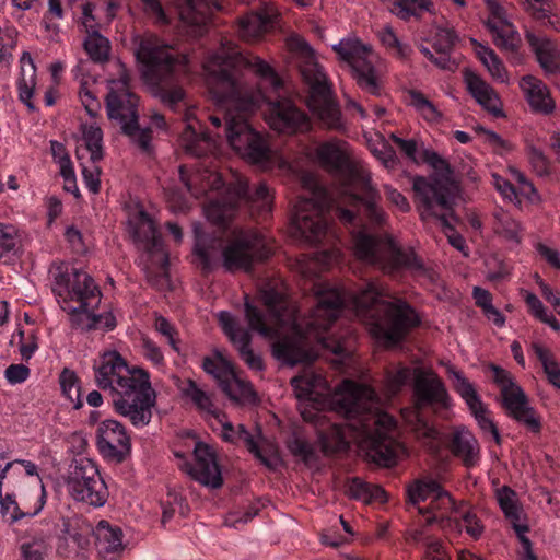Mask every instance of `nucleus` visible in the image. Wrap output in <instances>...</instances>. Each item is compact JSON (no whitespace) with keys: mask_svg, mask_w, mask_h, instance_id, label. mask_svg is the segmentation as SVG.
Listing matches in <instances>:
<instances>
[{"mask_svg":"<svg viewBox=\"0 0 560 560\" xmlns=\"http://www.w3.org/2000/svg\"><path fill=\"white\" fill-rule=\"evenodd\" d=\"M259 293L267 314L254 306L246 295L248 327L261 337L275 340V358L289 365L313 362L317 357L314 343L337 355H346L345 341L325 336L343 307L353 311L370 334L386 345L399 342L419 323L418 315L407 302L398 298L383 300L388 294L375 281L355 290L327 282L316 283L314 293L317 304L310 316L303 319L298 315L296 305L288 299L281 280L264 282Z\"/></svg>","mask_w":560,"mask_h":560,"instance_id":"obj_1","label":"nucleus"},{"mask_svg":"<svg viewBox=\"0 0 560 560\" xmlns=\"http://www.w3.org/2000/svg\"><path fill=\"white\" fill-rule=\"evenodd\" d=\"M203 69L209 92L223 114L232 149L262 170H270L277 162L283 164L268 139L248 122V117L266 103V122L272 130L287 135L308 131L311 120L291 100L272 98L246 85L244 71L250 70L277 93L282 80L275 69L258 56L241 52L230 42L206 59Z\"/></svg>","mask_w":560,"mask_h":560,"instance_id":"obj_2","label":"nucleus"},{"mask_svg":"<svg viewBox=\"0 0 560 560\" xmlns=\"http://www.w3.org/2000/svg\"><path fill=\"white\" fill-rule=\"evenodd\" d=\"M291 385L302 418L317 429L325 455L347 451L351 442L378 466H394L406 455L395 419L382 410L381 398L371 386L343 380L331 390L311 368L293 377Z\"/></svg>","mask_w":560,"mask_h":560,"instance_id":"obj_3","label":"nucleus"},{"mask_svg":"<svg viewBox=\"0 0 560 560\" xmlns=\"http://www.w3.org/2000/svg\"><path fill=\"white\" fill-rule=\"evenodd\" d=\"M314 159L341 179L343 202L362 212L370 225L362 224L352 232L351 248L354 256L388 273L402 269L420 270L422 264L411 248L402 249L390 236L381 238L370 230L387 225L388 214L377 202L378 194L372 186L371 173L361 161L352 156L350 145L332 138L315 148Z\"/></svg>","mask_w":560,"mask_h":560,"instance_id":"obj_4","label":"nucleus"},{"mask_svg":"<svg viewBox=\"0 0 560 560\" xmlns=\"http://www.w3.org/2000/svg\"><path fill=\"white\" fill-rule=\"evenodd\" d=\"M161 183L175 212L188 208V195L196 199L206 197V218L218 226H225L243 205L258 213H269L272 209L273 195L267 184L261 182L250 191L246 178L240 173H232L225 182L214 171L205 170L192 175L180 165L174 177L163 178Z\"/></svg>","mask_w":560,"mask_h":560,"instance_id":"obj_5","label":"nucleus"},{"mask_svg":"<svg viewBox=\"0 0 560 560\" xmlns=\"http://www.w3.org/2000/svg\"><path fill=\"white\" fill-rule=\"evenodd\" d=\"M94 370L96 384L110 392L116 411L137 428L149 424L156 399L149 374L129 366L117 351H105Z\"/></svg>","mask_w":560,"mask_h":560,"instance_id":"obj_6","label":"nucleus"},{"mask_svg":"<svg viewBox=\"0 0 560 560\" xmlns=\"http://www.w3.org/2000/svg\"><path fill=\"white\" fill-rule=\"evenodd\" d=\"M49 275L51 290L60 307L69 314L73 327L82 331H108L116 327L112 313H96L102 292L86 271L66 262H56L49 269Z\"/></svg>","mask_w":560,"mask_h":560,"instance_id":"obj_7","label":"nucleus"},{"mask_svg":"<svg viewBox=\"0 0 560 560\" xmlns=\"http://www.w3.org/2000/svg\"><path fill=\"white\" fill-rule=\"evenodd\" d=\"M194 254L205 270L213 269L221 261L228 271H249L272 255L269 238L257 230H234L225 245L221 237L203 233L199 223L194 225Z\"/></svg>","mask_w":560,"mask_h":560,"instance_id":"obj_8","label":"nucleus"},{"mask_svg":"<svg viewBox=\"0 0 560 560\" xmlns=\"http://www.w3.org/2000/svg\"><path fill=\"white\" fill-rule=\"evenodd\" d=\"M136 58L144 83L164 105L175 110L185 100L182 80L188 74V59L155 35L142 37Z\"/></svg>","mask_w":560,"mask_h":560,"instance_id":"obj_9","label":"nucleus"},{"mask_svg":"<svg viewBox=\"0 0 560 560\" xmlns=\"http://www.w3.org/2000/svg\"><path fill=\"white\" fill-rule=\"evenodd\" d=\"M407 494L409 502L424 516L427 525L436 523L446 534L465 530L475 539L481 536L483 525L478 516L458 511L450 493L434 479L425 477L416 480L408 487Z\"/></svg>","mask_w":560,"mask_h":560,"instance_id":"obj_10","label":"nucleus"},{"mask_svg":"<svg viewBox=\"0 0 560 560\" xmlns=\"http://www.w3.org/2000/svg\"><path fill=\"white\" fill-rule=\"evenodd\" d=\"M287 48L310 88L308 109L325 128L337 131L343 130L345 122L334 97L331 84L325 70L317 62L313 48L304 38L295 34L287 38Z\"/></svg>","mask_w":560,"mask_h":560,"instance_id":"obj_11","label":"nucleus"},{"mask_svg":"<svg viewBox=\"0 0 560 560\" xmlns=\"http://www.w3.org/2000/svg\"><path fill=\"white\" fill-rule=\"evenodd\" d=\"M303 192L299 196L291 219V233L296 240L317 244L334 240L326 211L332 206V198L313 173L301 175Z\"/></svg>","mask_w":560,"mask_h":560,"instance_id":"obj_12","label":"nucleus"},{"mask_svg":"<svg viewBox=\"0 0 560 560\" xmlns=\"http://www.w3.org/2000/svg\"><path fill=\"white\" fill-rule=\"evenodd\" d=\"M412 188L421 219L438 220L445 230L450 244L466 256V242L454 231L453 225L457 221L454 215V205L458 194L457 185L444 176H417L413 178Z\"/></svg>","mask_w":560,"mask_h":560,"instance_id":"obj_13","label":"nucleus"},{"mask_svg":"<svg viewBox=\"0 0 560 560\" xmlns=\"http://www.w3.org/2000/svg\"><path fill=\"white\" fill-rule=\"evenodd\" d=\"M129 231L140 253L138 265L149 281L156 283L168 277V252L166 250L155 222L140 209L128 220Z\"/></svg>","mask_w":560,"mask_h":560,"instance_id":"obj_14","label":"nucleus"},{"mask_svg":"<svg viewBox=\"0 0 560 560\" xmlns=\"http://www.w3.org/2000/svg\"><path fill=\"white\" fill-rule=\"evenodd\" d=\"M339 59L347 63L358 85L366 93L378 96L382 93L385 61L373 47L358 37H346L332 46Z\"/></svg>","mask_w":560,"mask_h":560,"instance_id":"obj_15","label":"nucleus"},{"mask_svg":"<svg viewBox=\"0 0 560 560\" xmlns=\"http://www.w3.org/2000/svg\"><path fill=\"white\" fill-rule=\"evenodd\" d=\"M412 374L416 407L415 410L404 411L402 417L415 425L419 435L435 441L439 432L422 419L420 409L424 406L448 408L450 396L442 380L431 369L417 366L413 368Z\"/></svg>","mask_w":560,"mask_h":560,"instance_id":"obj_16","label":"nucleus"},{"mask_svg":"<svg viewBox=\"0 0 560 560\" xmlns=\"http://www.w3.org/2000/svg\"><path fill=\"white\" fill-rule=\"evenodd\" d=\"M492 383L500 389L497 401L502 406L505 415L523 425L527 432L539 435L542 430L541 417L530 405L529 397L516 383L512 373L492 364Z\"/></svg>","mask_w":560,"mask_h":560,"instance_id":"obj_17","label":"nucleus"},{"mask_svg":"<svg viewBox=\"0 0 560 560\" xmlns=\"http://www.w3.org/2000/svg\"><path fill=\"white\" fill-rule=\"evenodd\" d=\"M66 489L74 501L93 508L104 506L109 495L97 465L89 458L74 462L66 478Z\"/></svg>","mask_w":560,"mask_h":560,"instance_id":"obj_18","label":"nucleus"},{"mask_svg":"<svg viewBox=\"0 0 560 560\" xmlns=\"http://www.w3.org/2000/svg\"><path fill=\"white\" fill-rule=\"evenodd\" d=\"M130 74L121 67L119 78L109 81V92L106 96L107 116L117 120L121 127L137 122L138 97L130 90Z\"/></svg>","mask_w":560,"mask_h":560,"instance_id":"obj_19","label":"nucleus"},{"mask_svg":"<svg viewBox=\"0 0 560 560\" xmlns=\"http://www.w3.org/2000/svg\"><path fill=\"white\" fill-rule=\"evenodd\" d=\"M174 454L176 457L184 459V462L179 464V467L194 480L213 489L222 486V472L217 454L207 443L200 441L195 443L194 463L186 460L184 455L179 452H175Z\"/></svg>","mask_w":560,"mask_h":560,"instance_id":"obj_20","label":"nucleus"},{"mask_svg":"<svg viewBox=\"0 0 560 560\" xmlns=\"http://www.w3.org/2000/svg\"><path fill=\"white\" fill-rule=\"evenodd\" d=\"M492 44L512 62L521 61L520 33L511 22L506 8L497 0H492Z\"/></svg>","mask_w":560,"mask_h":560,"instance_id":"obj_21","label":"nucleus"},{"mask_svg":"<svg viewBox=\"0 0 560 560\" xmlns=\"http://www.w3.org/2000/svg\"><path fill=\"white\" fill-rule=\"evenodd\" d=\"M180 27L188 35L201 36L214 10H221L219 0H175Z\"/></svg>","mask_w":560,"mask_h":560,"instance_id":"obj_22","label":"nucleus"},{"mask_svg":"<svg viewBox=\"0 0 560 560\" xmlns=\"http://www.w3.org/2000/svg\"><path fill=\"white\" fill-rule=\"evenodd\" d=\"M217 317L222 330L237 349L241 359L249 369L261 371L264 362L261 357L250 348L252 337L249 330L241 327L236 317L228 311H220Z\"/></svg>","mask_w":560,"mask_h":560,"instance_id":"obj_23","label":"nucleus"},{"mask_svg":"<svg viewBox=\"0 0 560 560\" xmlns=\"http://www.w3.org/2000/svg\"><path fill=\"white\" fill-rule=\"evenodd\" d=\"M97 447L101 454L120 462L130 451V439L125 427L116 420H105L97 429Z\"/></svg>","mask_w":560,"mask_h":560,"instance_id":"obj_24","label":"nucleus"},{"mask_svg":"<svg viewBox=\"0 0 560 560\" xmlns=\"http://www.w3.org/2000/svg\"><path fill=\"white\" fill-rule=\"evenodd\" d=\"M278 15L276 7L270 2H264L257 12H252L238 21V36L248 43L260 40L275 24Z\"/></svg>","mask_w":560,"mask_h":560,"instance_id":"obj_25","label":"nucleus"},{"mask_svg":"<svg viewBox=\"0 0 560 560\" xmlns=\"http://www.w3.org/2000/svg\"><path fill=\"white\" fill-rule=\"evenodd\" d=\"M184 120L186 127L180 135V142L185 151L195 156L211 152L215 148V141L209 133L198 130L199 122L194 108L186 109Z\"/></svg>","mask_w":560,"mask_h":560,"instance_id":"obj_26","label":"nucleus"},{"mask_svg":"<svg viewBox=\"0 0 560 560\" xmlns=\"http://www.w3.org/2000/svg\"><path fill=\"white\" fill-rule=\"evenodd\" d=\"M95 538V548L105 560L116 559L124 550V534L117 526H112L107 521H100L92 530Z\"/></svg>","mask_w":560,"mask_h":560,"instance_id":"obj_27","label":"nucleus"},{"mask_svg":"<svg viewBox=\"0 0 560 560\" xmlns=\"http://www.w3.org/2000/svg\"><path fill=\"white\" fill-rule=\"evenodd\" d=\"M525 38L546 74L560 72V51L551 39L526 31Z\"/></svg>","mask_w":560,"mask_h":560,"instance_id":"obj_28","label":"nucleus"},{"mask_svg":"<svg viewBox=\"0 0 560 560\" xmlns=\"http://www.w3.org/2000/svg\"><path fill=\"white\" fill-rule=\"evenodd\" d=\"M20 71L16 79L19 100L28 110L35 112L34 103L35 89L37 84L36 66L28 51H24L20 58Z\"/></svg>","mask_w":560,"mask_h":560,"instance_id":"obj_29","label":"nucleus"},{"mask_svg":"<svg viewBox=\"0 0 560 560\" xmlns=\"http://www.w3.org/2000/svg\"><path fill=\"white\" fill-rule=\"evenodd\" d=\"M521 88L526 100L535 113L549 115L553 113L556 104L547 85L534 75L527 74L522 78Z\"/></svg>","mask_w":560,"mask_h":560,"instance_id":"obj_30","label":"nucleus"},{"mask_svg":"<svg viewBox=\"0 0 560 560\" xmlns=\"http://www.w3.org/2000/svg\"><path fill=\"white\" fill-rule=\"evenodd\" d=\"M447 374L452 381L454 389L465 400L469 410L478 421V423L486 429L487 419L485 417L486 410L472 386V384L463 375V373L456 370L454 366H447Z\"/></svg>","mask_w":560,"mask_h":560,"instance_id":"obj_31","label":"nucleus"},{"mask_svg":"<svg viewBox=\"0 0 560 560\" xmlns=\"http://www.w3.org/2000/svg\"><path fill=\"white\" fill-rule=\"evenodd\" d=\"M494 497L501 512L503 513L505 523L511 528L528 522V515L514 489L509 486H502L495 489Z\"/></svg>","mask_w":560,"mask_h":560,"instance_id":"obj_32","label":"nucleus"},{"mask_svg":"<svg viewBox=\"0 0 560 560\" xmlns=\"http://www.w3.org/2000/svg\"><path fill=\"white\" fill-rule=\"evenodd\" d=\"M214 419L221 425V438L224 441L235 444L244 442L248 451L253 453L257 458H259L266 466H272L271 460L261 453L254 436L245 429L243 424L234 428L232 423L226 420L225 415L222 412L217 413Z\"/></svg>","mask_w":560,"mask_h":560,"instance_id":"obj_33","label":"nucleus"},{"mask_svg":"<svg viewBox=\"0 0 560 560\" xmlns=\"http://www.w3.org/2000/svg\"><path fill=\"white\" fill-rule=\"evenodd\" d=\"M451 450L466 466H472L479 459L478 442L474 434L465 427H457L453 430Z\"/></svg>","mask_w":560,"mask_h":560,"instance_id":"obj_34","label":"nucleus"},{"mask_svg":"<svg viewBox=\"0 0 560 560\" xmlns=\"http://www.w3.org/2000/svg\"><path fill=\"white\" fill-rule=\"evenodd\" d=\"M44 505L45 491L43 487L40 493L36 495V502L33 509L30 510H22L14 498L10 494H7L3 498L0 495L1 515L3 520L10 524L18 522L25 516L33 517L37 515L43 510Z\"/></svg>","mask_w":560,"mask_h":560,"instance_id":"obj_35","label":"nucleus"},{"mask_svg":"<svg viewBox=\"0 0 560 560\" xmlns=\"http://www.w3.org/2000/svg\"><path fill=\"white\" fill-rule=\"evenodd\" d=\"M222 390L232 399L240 402H252L255 400V393L252 385L240 378L235 371L220 384Z\"/></svg>","mask_w":560,"mask_h":560,"instance_id":"obj_36","label":"nucleus"},{"mask_svg":"<svg viewBox=\"0 0 560 560\" xmlns=\"http://www.w3.org/2000/svg\"><path fill=\"white\" fill-rule=\"evenodd\" d=\"M82 140L90 154V161L100 162L103 159V131L96 122L82 124Z\"/></svg>","mask_w":560,"mask_h":560,"instance_id":"obj_37","label":"nucleus"},{"mask_svg":"<svg viewBox=\"0 0 560 560\" xmlns=\"http://www.w3.org/2000/svg\"><path fill=\"white\" fill-rule=\"evenodd\" d=\"M341 259V252L334 246L329 249L318 250L314 254L306 267H301V272L306 277L315 276L318 271L338 264Z\"/></svg>","mask_w":560,"mask_h":560,"instance_id":"obj_38","label":"nucleus"},{"mask_svg":"<svg viewBox=\"0 0 560 560\" xmlns=\"http://www.w3.org/2000/svg\"><path fill=\"white\" fill-rule=\"evenodd\" d=\"M179 389L182 394L189 398L200 410L206 411L213 417H215L217 413H220V411L213 406L210 395L200 388L195 381L186 380L179 386Z\"/></svg>","mask_w":560,"mask_h":560,"instance_id":"obj_39","label":"nucleus"},{"mask_svg":"<svg viewBox=\"0 0 560 560\" xmlns=\"http://www.w3.org/2000/svg\"><path fill=\"white\" fill-rule=\"evenodd\" d=\"M464 82L471 96L486 110H490V92L488 84L472 70H464Z\"/></svg>","mask_w":560,"mask_h":560,"instance_id":"obj_40","label":"nucleus"},{"mask_svg":"<svg viewBox=\"0 0 560 560\" xmlns=\"http://www.w3.org/2000/svg\"><path fill=\"white\" fill-rule=\"evenodd\" d=\"M348 493L351 498L364 503H369L373 500H386V493L381 487L368 483L360 478H353L350 481Z\"/></svg>","mask_w":560,"mask_h":560,"instance_id":"obj_41","label":"nucleus"},{"mask_svg":"<svg viewBox=\"0 0 560 560\" xmlns=\"http://www.w3.org/2000/svg\"><path fill=\"white\" fill-rule=\"evenodd\" d=\"M377 38L380 39L381 44L394 56L405 59L410 55L411 47L402 43L393 27L388 24L382 26L377 31Z\"/></svg>","mask_w":560,"mask_h":560,"instance_id":"obj_42","label":"nucleus"},{"mask_svg":"<svg viewBox=\"0 0 560 560\" xmlns=\"http://www.w3.org/2000/svg\"><path fill=\"white\" fill-rule=\"evenodd\" d=\"M431 0H394L390 12L400 20L407 21L411 16H419L424 11H430Z\"/></svg>","mask_w":560,"mask_h":560,"instance_id":"obj_43","label":"nucleus"},{"mask_svg":"<svg viewBox=\"0 0 560 560\" xmlns=\"http://www.w3.org/2000/svg\"><path fill=\"white\" fill-rule=\"evenodd\" d=\"M50 151L55 163L59 166L60 176L65 182L73 184L74 167L66 147L57 140H50Z\"/></svg>","mask_w":560,"mask_h":560,"instance_id":"obj_44","label":"nucleus"},{"mask_svg":"<svg viewBox=\"0 0 560 560\" xmlns=\"http://www.w3.org/2000/svg\"><path fill=\"white\" fill-rule=\"evenodd\" d=\"M202 369L206 373L212 375L219 385L231 376L234 370L231 362L228 361L219 351H214L212 357H206L202 362Z\"/></svg>","mask_w":560,"mask_h":560,"instance_id":"obj_45","label":"nucleus"},{"mask_svg":"<svg viewBox=\"0 0 560 560\" xmlns=\"http://www.w3.org/2000/svg\"><path fill=\"white\" fill-rule=\"evenodd\" d=\"M84 48L90 58L94 61L102 62L108 58L109 42L100 34L98 30H93V32L86 35Z\"/></svg>","mask_w":560,"mask_h":560,"instance_id":"obj_46","label":"nucleus"},{"mask_svg":"<svg viewBox=\"0 0 560 560\" xmlns=\"http://www.w3.org/2000/svg\"><path fill=\"white\" fill-rule=\"evenodd\" d=\"M411 538L416 542L424 544V560H448L441 541L428 535L424 528L416 529Z\"/></svg>","mask_w":560,"mask_h":560,"instance_id":"obj_47","label":"nucleus"},{"mask_svg":"<svg viewBox=\"0 0 560 560\" xmlns=\"http://www.w3.org/2000/svg\"><path fill=\"white\" fill-rule=\"evenodd\" d=\"M413 369L399 365L388 371L384 381V389L387 396H394L401 390L409 380H413Z\"/></svg>","mask_w":560,"mask_h":560,"instance_id":"obj_48","label":"nucleus"},{"mask_svg":"<svg viewBox=\"0 0 560 560\" xmlns=\"http://www.w3.org/2000/svg\"><path fill=\"white\" fill-rule=\"evenodd\" d=\"M19 338L18 347H19V353L24 361H28L32 359V357L35 354V352L38 350V337L33 328L28 329H16V331L13 334L12 341H14L15 338Z\"/></svg>","mask_w":560,"mask_h":560,"instance_id":"obj_49","label":"nucleus"},{"mask_svg":"<svg viewBox=\"0 0 560 560\" xmlns=\"http://www.w3.org/2000/svg\"><path fill=\"white\" fill-rule=\"evenodd\" d=\"M290 453L308 464L316 459V447L308 440L298 433H293L287 443Z\"/></svg>","mask_w":560,"mask_h":560,"instance_id":"obj_50","label":"nucleus"},{"mask_svg":"<svg viewBox=\"0 0 560 560\" xmlns=\"http://www.w3.org/2000/svg\"><path fill=\"white\" fill-rule=\"evenodd\" d=\"M60 387L63 395L73 404L75 409L83 406L81 399V387L78 384V378L74 372L70 370H63L60 374Z\"/></svg>","mask_w":560,"mask_h":560,"instance_id":"obj_51","label":"nucleus"},{"mask_svg":"<svg viewBox=\"0 0 560 560\" xmlns=\"http://www.w3.org/2000/svg\"><path fill=\"white\" fill-rule=\"evenodd\" d=\"M410 105L429 122H436L441 118L439 109L420 92H410Z\"/></svg>","mask_w":560,"mask_h":560,"instance_id":"obj_52","label":"nucleus"},{"mask_svg":"<svg viewBox=\"0 0 560 560\" xmlns=\"http://www.w3.org/2000/svg\"><path fill=\"white\" fill-rule=\"evenodd\" d=\"M77 158L79 161H82L83 154L81 152V149L77 150ZM98 162H92L90 161L89 164H85L84 162H80L81 164V172L82 177L85 187L89 189L92 194H97L101 188V168L97 166Z\"/></svg>","mask_w":560,"mask_h":560,"instance_id":"obj_53","label":"nucleus"},{"mask_svg":"<svg viewBox=\"0 0 560 560\" xmlns=\"http://www.w3.org/2000/svg\"><path fill=\"white\" fill-rule=\"evenodd\" d=\"M18 42V31L14 27H0V65L3 63L9 68Z\"/></svg>","mask_w":560,"mask_h":560,"instance_id":"obj_54","label":"nucleus"},{"mask_svg":"<svg viewBox=\"0 0 560 560\" xmlns=\"http://www.w3.org/2000/svg\"><path fill=\"white\" fill-rule=\"evenodd\" d=\"M370 150L385 168L393 170L396 167L398 163L396 152L383 139L377 140L375 143H371Z\"/></svg>","mask_w":560,"mask_h":560,"instance_id":"obj_55","label":"nucleus"},{"mask_svg":"<svg viewBox=\"0 0 560 560\" xmlns=\"http://www.w3.org/2000/svg\"><path fill=\"white\" fill-rule=\"evenodd\" d=\"M19 244L18 229L12 224L0 223V259L15 252Z\"/></svg>","mask_w":560,"mask_h":560,"instance_id":"obj_56","label":"nucleus"},{"mask_svg":"<svg viewBox=\"0 0 560 560\" xmlns=\"http://www.w3.org/2000/svg\"><path fill=\"white\" fill-rule=\"evenodd\" d=\"M121 129L143 152L151 151V131L149 129H140L138 121L129 122Z\"/></svg>","mask_w":560,"mask_h":560,"instance_id":"obj_57","label":"nucleus"},{"mask_svg":"<svg viewBox=\"0 0 560 560\" xmlns=\"http://www.w3.org/2000/svg\"><path fill=\"white\" fill-rule=\"evenodd\" d=\"M528 161L533 171L538 176L544 177L550 174L549 160L539 148L535 145L528 147Z\"/></svg>","mask_w":560,"mask_h":560,"instance_id":"obj_58","label":"nucleus"},{"mask_svg":"<svg viewBox=\"0 0 560 560\" xmlns=\"http://www.w3.org/2000/svg\"><path fill=\"white\" fill-rule=\"evenodd\" d=\"M492 186L503 197V199L509 200L515 205H521L518 191L510 180L495 173H492Z\"/></svg>","mask_w":560,"mask_h":560,"instance_id":"obj_59","label":"nucleus"},{"mask_svg":"<svg viewBox=\"0 0 560 560\" xmlns=\"http://www.w3.org/2000/svg\"><path fill=\"white\" fill-rule=\"evenodd\" d=\"M457 39L453 28L441 27L435 33L433 46L438 52H450Z\"/></svg>","mask_w":560,"mask_h":560,"instance_id":"obj_60","label":"nucleus"},{"mask_svg":"<svg viewBox=\"0 0 560 560\" xmlns=\"http://www.w3.org/2000/svg\"><path fill=\"white\" fill-rule=\"evenodd\" d=\"M79 98L90 117L95 118L100 114L102 108L101 102L86 84L81 85Z\"/></svg>","mask_w":560,"mask_h":560,"instance_id":"obj_61","label":"nucleus"},{"mask_svg":"<svg viewBox=\"0 0 560 560\" xmlns=\"http://www.w3.org/2000/svg\"><path fill=\"white\" fill-rule=\"evenodd\" d=\"M144 5V11L155 24L166 25L170 23V19L162 8L159 0H141Z\"/></svg>","mask_w":560,"mask_h":560,"instance_id":"obj_62","label":"nucleus"},{"mask_svg":"<svg viewBox=\"0 0 560 560\" xmlns=\"http://www.w3.org/2000/svg\"><path fill=\"white\" fill-rule=\"evenodd\" d=\"M83 521L81 516L75 514L61 517L57 525L61 538L68 541L72 533L83 525Z\"/></svg>","mask_w":560,"mask_h":560,"instance_id":"obj_63","label":"nucleus"},{"mask_svg":"<svg viewBox=\"0 0 560 560\" xmlns=\"http://www.w3.org/2000/svg\"><path fill=\"white\" fill-rule=\"evenodd\" d=\"M30 369L22 364H11L4 371V377L10 385L25 382L30 377Z\"/></svg>","mask_w":560,"mask_h":560,"instance_id":"obj_64","label":"nucleus"}]
</instances>
